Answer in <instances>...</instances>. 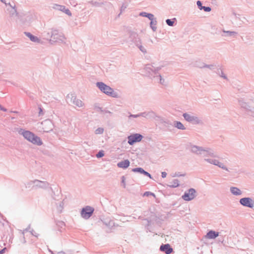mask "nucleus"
Returning <instances> with one entry per match:
<instances>
[{"label": "nucleus", "instance_id": "nucleus-1", "mask_svg": "<svg viewBox=\"0 0 254 254\" xmlns=\"http://www.w3.org/2000/svg\"><path fill=\"white\" fill-rule=\"evenodd\" d=\"M97 86L103 92L106 94L107 95L116 98L118 97V94L116 92H114L112 88L106 85L104 83L98 82L97 83Z\"/></svg>", "mask_w": 254, "mask_h": 254}, {"label": "nucleus", "instance_id": "nucleus-2", "mask_svg": "<svg viewBox=\"0 0 254 254\" xmlns=\"http://www.w3.org/2000/svg\"><path fill=\"white\" fill-rule=\"evenodd\" d=\"M22 135L25 139L34 144L41 145L42 143L39 137L35 136L33 133L29 131H23Z\"/></svg>", "mask_w": 254, "mask_h": 254}, {"label": "nucleus", "instance_id": "nucleus-3", "mask_svg": "<svg viewBox=\"0 0 254 254\" xmlns=\"http://www.w3.org/2000/svg\"><path fill=\"white\" fill-rule=\"evenodd\" d=\"M93 211V208L87 206L82 209L81 212V216L85 219H88L92 215Z\"/></svg>", "mask_w": 254, "mask_h": 254}, {"label": "nucleus", "instance_id": "nucleus-4", "mask_svg": "<svg viewBox=\"0 0 254 254\" xmlns=\"http://www.w3.org/2000/svg\"><path fill=\"white\" fill-rule=\"evenodd\" d=\"M142 136L139 134H134L128 137V143L132 145L135 142H139L141 140Z\"/></svg>", "mask_w": 254, "mask_h": 254}, {"label": "nucleus", "instance_id": "nucleus-5", "mask_svg": "<svg viewBox=\"0 0 254 254\" xmlns=\"http://www.w3.org/2000/svg\"><path fill=\"white\" fill-rule=\"evenodd\" d=\"M240 203L245 206L252 208L254 206V203L252 199L249 197L241 198L240 200Z\"/></svg>", "mask_w": 254, "mask_h": 254}, {"label": "nucleus", "instance_id": "nucleus-6", "mask_svg": "<svg viewBox=\"0 0 254 254\" xmlns=\"http://www.w3.org/2000/svg\"><path fill=\"white\" fill-rule=\"evenodd\" d=\"M160 251L164 252L166 254H170L173 252V249L169 244L162 245L160 248Z\"/></svg>", "mask_w": 254, "mask_h": 254}, {"label": "nucleus", "instance_id": "nucleus-7", "mask_svg": "<svg viewBox=\"0 0 254 254\" xmlns=\"http://www.w3.org/2000/svg\"><path fill=\"white\" fill-rule=\"evenodd\" d=\"M218 236H219L218 232H216L214 231L211 230L207 233L206 235L205 236V237L207 239H215Z\"/></svg>", "mask_w": 254, "mask_h": 254}, {"label": "nucleus", "instance_id": "nucleus-8", "mask_svg": "<svg viewBox=\"0 0 254 254\" xmlns=\"http://www.w3.org/2000/svg\"><path fill=\"white\" fill-rule=\"evenodd\" d=\"M130 162L128 160H125L118 163L117 165L119 168H127L129 165Z\"/></svg>", "mask_w": 254, "mask_h": 254}, {"label": "nucleus", "instance_id": "nucleus-9", "mask_svg": "<svg viewBox=\"0 0 254 254\" xmlns=\"http://www.w3.org/2000/svg\"><path fill=\"white\" fill-rule=\"evenodd\" d=\"M206 160L211 164H213L215 165L218 166L219 167H221L223 169H225L223 164L221 163H220L219 162H218V161L216 160L207 159Z\"/></svg>", "mask_w": 254, "mask_h": 254}, {"label": "nucleus", "instance_id": "nucleus-10", "mask_svg": "<svg viewBox=\"0 0 254 254\" xmlns=\"http://www.w3.org/2000/svg\"><path fill=\"white\" fill-rule=\"evenodd\" d=\"M191 152H193L196 154H201L202 152H204V151L202 150L200 148L197 146H194L191 147Z\"/></svg>", "mask_w": 254, "mask_h": 254}, {"label": "nucleus", "instance_id": "nucleus-11", "mask_svg": "<svg viewBox=\"0 0 254 254\" xmlns=\"http://www.w3.org/2000/svg\"><path fill=\"white\" fill-rule=\"evenodd\" d=\"M231 190L234 194L239 195L241 194V191L237 188L233 187L231 189Z\"/></svg>", "mask_w": 254, "mask_h": 254}, {"label": "nucleus", "instance_id": "nucleus-12", "mask_svg": "<svg viewBox=\"0 0 254 254\" xmlns=\"http://www.w3.org/2000/svg\"><path fill=\"white\" fill-rule=\"evenodd\" d=\"M26 35L30 39V40L32 41H33V42H39V41L38 38L37 37H35V36L31 35L29 33H27Z\"/></svg>", "mask_w": 254, "mask_h": 254}, {"label": "nucleus", "instance_id": "nucleus-13", "mask_svg": "<svg viewBox=\"0 0 254 254\" xmlns=\"http://www.w3.org/2000/svg\"><path fill=\"white\" fill-rule=\"evenodd\" d=\"M74 104L77 107H82L83 106V103L82 102L78 99H77L76 100L74 101Z\"/></svg>", "mask_w": 254, "mask_h": 254}, {"label": "nucleus", "instance_id": "nucleus-14", "mask_svg": "<svg viewBox=\"0 0 254 254\" xmlns=\"http://www.w3.org/2000/svg\"><path fill=\"white\" fill-rule=\"evenodd\" d=\"M60 7H61V9L62 10L64 11L65 13H66L67 14H68L69 15H71V13L68 9H65V7L63 6H60Z\"/></svg>", "mask_w": 254, "mask_h": 254}, {"label": "nucleus", "instance_id": "nucleus-15", "mask_svg": "<svg viewBox=\"0 0 254 254\" xmlns=\"http://www.w3.org/2000/svg\"><path fill=\"white\" fill-rule=\"evenodd\" d=\"M176 127L177 128H178L179 129H185L183 125L181 123H180L179 122H176Z\"/></svg>", "mask_w": 254, "mask_h": 254}, {"label": "nucleus", "instance_id": "nucleus-16", "mask_svg": "<svg viewBox=\"0 0 254 254\" xmlns=\"http://www.w3.org/2000/svg\"><path fill=\"white\" fill-rule=\"evenodd\" d=\"M150 195L153 196L154 197H156L155 195L153 193L151 192L150 191H146L143 194V196H149Z\"/></svg>", "mask_w": 254, "mask_h": 254}, {"label": "nucleus", "instance_id": "nucleus-17", "mask_svg": "<svg viewBox=\"0 0 254 254\" xmlns=\"http://www.w3.org/2000/svg\"><path fill=\"white\" fill-rule=\"evenodd\" d=\"M132 171H133L134 172H139L140 173H142L143 174L144 173V170H143L141 168H137L133 169H132Z\"/></svg>", "mask_w": 254, "mask_h": 254}, {"label": "nucleus", "instance_id": "nucleus-18", "mask_svg": "<svg viewBox=\"0 0 254 254\" xmlns=\"http://www.w3.org/2000/svg\"><path fill=\"white\" fill-rule=\"evenodd\" d=\"M183 198L185 200H190V197L189 193H185L183 196Z\"/></svg>", "mask_w": 254, "mask_h": 254}, {"label": "nucleus", "instance_id": "nucleus-19", "mask_svg": "<svg viewBox=\"0 0 254 254\" xmlns=\"http://www.w3.org/2000/svg\"><path fill=\"white\" fill-rule=\"evenodd\" d=\"M104 151L103 150H101V151H100L96 154V157L97 158H100V157H102L104 156Z\"/></svg>", "mask_w": 254, "mask_h": 254}, {"label": "nucleus", "instance_id": "nucleus-20", "mask_svg": "<svg viewBox=\"0 0 254 254\" xmlns=\"http://www.w3.org/2000/svg\"><path fill=\"white\" fill-rule=\"evenodd\" d=\"M104 129L102 128H98L95 130V133L96 134H100L103 132Z\"/></svg>", "mask_w": 254, "mask_h": 254}, {"label": "nucleus", "instance_id": "nucleus-21", "mask_svg": "<svg viewBox=\"0 0 254 254\" xmlns=\"http://www.w3.org/2000/svg\"><path fill=\"white\" fill-rule=\"evenodd\" d=\"M203 9L205 11H210L211 10V8L209 7L203 6L201 7L200 10Z\"/></svg>", "mask_w": 254, "mask_h": 254}, {"label": "nucleus", "instance_id": "nucleus-22", "mask_svg": "<svg viewBox=\"0 0 254 254\" xmlns=\"http://www.w3.org/2000/svg\"><path fill=\"white\" fill-rule=\"evenodd\" d=\"M166 23L169 26H173V23H174V21H172L170 19H167L166 20Z\"/></svg>", "mask_w": 254, "mask_h": 254}, {"label": "nucleus", "instance_id": "nucleus-23", "mask_svg": "<svg viewBox=\"0 0 254 254\" xmlns=\"http://www.w3.org/2000/svg\"><path fill=\"white\" fill-rule=\"evenodd\" d=\"M145 16L147 17L149 19L152 20L153 18V15L150 13H148L147 15H145Z\"/></svg>", "mask_w": 254, "mask_h": 254}, {"label": "nucleus", "instance_id": "nucleus-24", "mask_svg": "<svg viewBox=\"0 0 254 254\" xmlns=\"http://www.w3.org/2000/svg\"><path fill=\"white\" fill-rule=\"evenodd\" d=\"M184 117L186 119V120L189 121V120L190 119V116L189 115H187L186 114H184Z\"/></svg>", "mask_w": 254, "mask_h": 254}, {"label": "nucleus", "instance_id": "nucleus-25", "mask_svg": "<svg viewBox=\"0 0 254 254\" xmlns=\"http://www.w3.org/2000/svg\"><path fill=\"white\" fill-rule=\"evenodd\" d=\"M197 5H198V7H199V8L200 9L201 7H203L202 6L201 3V2L200 1H197Z\"/></svg>", "mask_w": 254, "mask_h": 254}, {"label": "nucleus", "instance_id": "nucleus-26", "mask_svg": "<svg viewBox=\"0 0 254 254\" xmlns=\"http://www.w3.org/2000/svg\"><path fill=\"white\" fill-rule=\"evenodd\" d=\"M143 174H144V175H146L147 176H148L150 178H151V175L149 173H148V172H147L144 171V173Z\"/></svg>", "mask_w": 254, "mask_h": 254}, {"label": "nucleus", "instance_id": "nucleus-27", "mask_svg": "<svg viewBox=\"0 0 254 254\" xmlns=\"http://www.w3.org/2000/svg\"><path fill=\"white\" fill-rule=\"evenodd\" d=\"M122 183L124 184V187H126V184H125V178L124 177H122Z\"/></svg>", "mask_w": 254, "mask_h": 254}, {"label": "nucleus", "instance_id": "nucleus-28", "mask_svg": "<svg viewBox=\"0 0 254 254\" xmlns=\"http://www.w3.org/2000/svg\"><path fill=\"white\" fill-rule=\"evenodd\" d=\"M191 199H192L193 198V193H195V191L194 190L191 189Z\"/></svg>", "mask_w": 254, "mask_h": 254}, {"label": "nucleus", "instance_id": "nucleus-29", "mask_svg": "<svg viewBox=\"0 0 254 254\" xmlns=\"http://www.w3.org/2000/svg\"><path fill=\"white\" fill-rule=\"evenodd\" d=\"M167 176V173L165 172L162 173V178H165Z\"/></svg>", "mask_w": 254, "mask_h": 254}, {"label": "nucleus", "instance_id": "nucleus-30", "mask_svg": "<svg viewBox=\"0 0 254 254\" xmlns=\"http://www.w3.org/2000/svg\"><path fill=\"white\" fill-rule=\"evenodd\" d=\"M0 110H2L3 111H6V109L2 107L0 105Z\"/></svg>", "mask_w": 254, "mask_h": 254}, {"label": "nucleus", "instance_id": "nucleus-31", "mask_svg": "<svg viewBox=\"0 0 254 254\" xmlns=\"http://www.w3.org/2000/svg\"><path fill=\"white\" fill-rule=\"evenodd\" d=\"M5 250H6V248L3 249L1 251H0V254H2L4 252Z\"/></svg>", "mask_w": 254, "mask_h": 254}, {"label": "nucleus", "instance_id": "nucleus-32", "mask_svg": "<svg viewBox=\"0 0 254 254\" xmlns=\"http://www.w3.org/2000/svg\"><path fill=\"white\" fill-rule=\"evenodd\" d=\"M43 129H44V131L48 132L49 131V130L47 128H45V127H43Z\"/></svg>", "mask_w": 254, "mask_h": 254}, {"label": "nucleus", "instance_id": "nucleus-33", "mask_svg": "<svg viewBox=\"0 0 254 254\" xmlns=\"http://www.w3.org/2000/svg\"><path fill=\"white\" fill-rule=\"evenodd\" d=\"M147 14L148 13H146L144 12V13H141V15H142V16H145V15H147Z\"/></svg>", "mask_w": 254, "mask_h": 254}, {"label": "nucleus", "instance_id": "nucleus-34", "mask_svg": "<svg viewBox=\"0 0 254 254\" xmlns=\"http://www.w3.org/2000/svg\"><path fill=\"white\" fill-rule=\"evenodd\" d=\"M228 32V33H229V32ZM234 33H235V32H230V34H234Z\"/></svg>", "mask_w": 254, "mask_h": 254}, {"label": "nucleus", "instance_id": "nucleus-35", "mask_svg": "<svg viewBox=\"0 0 254 254\" xmlns=\"http://www.w3.org/2000/svg\"><path fill=\"white\" fill-rule=\"evenodd\" d=\"M192 120H194V119H191V121H192Z\"/></svg>", "mask_w": 254, "mask_h": 254}, {"label": "nucleus", "instance_id": "nucleus-36", "mask_svg": "<svg viewBox=\"0 0 254 254\" xmlns=\"http://www.w3.org/2000/svg\"><path fill=\"white\" fill-rule=\"evenodd\" d=\"M192 120H194V119H191V121H192Z\"/></svg>", "mask_w": 254, "mask_h": 254}]
</instances>
